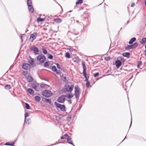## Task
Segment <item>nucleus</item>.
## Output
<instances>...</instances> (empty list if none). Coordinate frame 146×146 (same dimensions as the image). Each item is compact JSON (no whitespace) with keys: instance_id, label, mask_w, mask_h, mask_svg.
<instances>
[{"instance_id":"obj_1","label":"nucleus","mask_w":146,"mask_h":146,"mask_svg":"<svg viewBox=\"0 0 146 146\" xmlns=\"http://www.w3.org/2000/svg\"><path fill=\"white\" fill-rule=\"evenodd\" d=\"M42 94L45 97L49 98L52 96L53 94L48 90H45L42 91Z\"/></svg>"},{"instance_id":"obj_2","label":"nucleus","mask_w":146,"mask_h":146,"mask_svg":"<svg viewBox=\"0 0 146 146\" xmlns=\"http://www.w3.org/2000/svg\"><path fill=\"white\" fill-rule=\"evenodd\" d=\"M74 96L76 98L78 99L79 98V95L80 92V90L78 85H76L74 87Z\"/></svg>"},{"instance_id":"obj_3","label":"nucleus","mask_w":146,"mask_h":146,"mask_svg":"<svg viewBox=\"0 0 146 146\" xmlns=\"http://www.w3.org/2000/svg\"><path fill=\"white\" fill-rule=\"evenodd\" d=\"M36 59L40 63H42L45 61L46 58L44 55L40 54L37 56Z\"/></svg>"},{"instance_id":"obj_4","label":"nucleus","mask_w":146,"mask_h":146,"mask_svg":"<svg viewBox=\"0 0 146 146\" xmlns=\"http://www.w3.org/2000/svg\"><path fill=\"white\" fill-rule=\"evenodd\" d=\"M54 104L56 106L57 108H59L61 111H65V108L64 105H61L56 102H55Z\"/></svg>"},{"instance_id":"obj_5","label":"nucleus","mask_w":146,"mask_h":146,"mask_svg":"<svg viewBox=\"0 0 146 146\" xmlns=\"http://www.w3.org/2000/svg\"><path fill=\"white\" fill-rule=\"evenodd\" d=\"M74 85H66L65 86V89L68 92H71L73 88Z\"/></svg>"},{"instance_id":"obj_6","label":"nucleus","mask_w":146,"mask_h":146,"mask_svg":"<svg viewBox=\"0 0 146 146\" xmlns=\"http://www.w3.org/2000/svg\"><path fill=\"white\" fill-rule=\"evenodd\" d=\"M138 46V43L137 42H135L133 44L131 45H128L125 47L126 50H129L133 48L136 47Z\"/></svg>"},{"instance_id":"obj_7","label":"nucleus","mask_w":146,"mask_h":146,"mask_svg":"<svg viewBox=\"0 0 146 146\" xmlns=\"http://www.w3.org/2000/svg\"><path fill=\"white\" fill-rule=\"evenodd\" d=\"M66 97V95H62L58 97L57 99V101L60 103H63L65 100V97Z\"/></svg>"},{"instance_id":"obj_8","label":"nucleus","mask_w":146,"mask_h":146,"mask_svg":"<svg viewBox=\"0 0 146 146\" xmlns=\"http://www.w3.org/2000/svg\"><path fill=\"white\" fill-rule=\"evenodd\" d=\"M82 64L83 66V76L85 78L88 76V75L86 74V66L85 65L84 63L82 62Z\"/></svg>"},{"instance_id":"obj_9","label":"nucleus","mask_w":146,"mask_h":146,"mask_svg":"<svg viewBox=\"0 0 146 146\" xmlns=\"http://www.w3.org/2000/svg\"><path fill=\"white\" fill-rule=\"evenodd\" d=\"M31 50L33 51L35 54H39V50L35 46H32L30 48Z\"/></svg>"},{"instance_id":"obj_10","label":"nucleus","mask_w":146,"mask_h":146,"mask_svg":"<svg viewBox=\"0 0 146 146\" xmlns=\"http://www.w3.org/2000/svg\"><path fill=\"white\" fill-rule=\"evenodd\" d=\"M37 35V33H36L31 34L30 37V41L31 42H33V40L36 38Z\"/></svg>"},{"instance_id":"obj_11","label":"nucleus","mask_w":146,"mask_h":146,"mask_svg":"<svg viewBox=\"0 0 146 146\" xmlns=\"http://www.w3.org/2000/svg\"><path fill=\"white\" fill-rule=\"evenodd\" d=\"M29 64L28 63H25L22 66V68L25 70H28L29 68Z\"/></svg>"},{"instance_id":"obj_12","label":"nucleus","mask_w":146,"mask_h":146,"mask_svg":"<svg viewBox=\"0 0 146 146\" xmlns=\"http://www.w3.org/2000/svg\"><path fill=\"white\" fill-rule=\"evenodd\" d=\"M115 64L116 67L117 68H119L121 66V62L120 60H117L115 61Z\"/></svg>"},{"instance_id":"obj_13","label":"nucleus","mask_w":146,"mask_h":146,"mask_svg":"<svg viewBox=\"0 0 146 146\" xmlns=\"http://www.w3.org/2000/svg\"><path fill=\"white\" fill-rule=\"evenodd\" d=\"M29 116V114L28 113H26L25 114V123H26L27 124H29V121L28 120L26 119V118Z\"/></svg>"},{"instance_id":"obj_14","label":"nucleus","mask_w":146,"mask_h":146,"mask_svg":"<svg viewBox=\"0 0 146 146\" xmlns=\"http://www.w3.org/2000/svg\"><path fill=\"white\" fill-rule=\"evenodd\" d=\"M30 57L31 58L29 60L28 62L30 64L33 66L35 62L33 58H31V57Z\"/></svg>"},{"instance_id":"obj_15","label":"nucleus","mask_w":146,"mask_h":146,"mask_svg":"<svg viewBox=\"0 0 146 146\" xmlns=\"http://www.w3.org/2000/svg\"><path fill=\"white\" fill-rule=\"evenodd\" d=\"M51 69L53 71L55 72L56 73V74H59V72L57 71V70L55 66H52V67Z\"/></svg>"},{"instance_id":"obj_16","label":"nucleus","mask_w":146,"mask_h":146,"mask_svg":"<svg viewBox=\"0 0 146 146\" xmlns=\"http://www.w3.org/2000/svg\"><path fill=\"white\" fill-rule=\"evenodd\" d=\"M67 142L71 145H72L73 146H75L72 142V141L71 140L70 137L68 138L67 139Z\"/></svg>"},{"instance_id":"obj_17","label":"nucleus","mask_w":146,"mask_h":146,"mask_svg":"<svg viewBox=\"0 0 146 146\" xmlns=\"http://www.w3.org/2000/svg\"><path fill=\"white\" fill-rule=\"evenodd\" d=\"M27 81L29 82H32L33 80L32 77L30 76H29L27 78Z\"/></svg>"},{"instance_id":"obj_18","label":"nucleus","mask_w":146,"mask_h":146,"mask_svg":"<svg viewBox=\"0 0 146 146\" xmlns=\"http://www.w3.org/2000/svg\"><path fill=\"white\" fill-rule=\"evenodd\" d=\"M136 40V38L135 37H133L130 39L129 42V44H132L133 42H135Z\"/></svg>"},{"instance_id":"obj_19","label":"nucleus","mask_w":146,"mask_h":146,"mask_svg":"<svg viewBox=\"0 0 146 146\" xmlns=\"http://www.w3.org/2000/svg\"><path fill=\"white\" fill-rule=\"evenodd\" d=\"M61 77L63 81L65 82H66L68 81V80L67 79V78L66 77L65 75L62 74V76H61Z\"/></svg>"},{"instance_id":"obj_20","label":"nucleus","mask_w":146,"mask_h":146,"mask_svg":"<svg viewBox=\"0 0 146 146\" xmlns=\"http://www.w3.org/2000/svg\"><path fill=\"white\" fill-rule=\"evenodd\" d=\"M140 43L143 45H145L146 43V38H143Z\"/></svg>"},{"instance_id":"obj_21","label":"nucleus","mask_w":146,"mask_h":146,"mask_svg":"<svg viewBox=\"0 0 146 146\" xmlns=\"http://www.w3.org/2000/svg\"><path fill=\"white\" fill-rule=\"evenodd\" d=\"M28 92L31 95H33L34 94L33 90L31 88H28Z\"/></svg>"},{"instance_id":"obj_22","label":"nucleus","mask_w":146,"mask_h":146,"mask_svg":"<svg viewBox=\"0 0 146 146\" xmlns=\"http://www.w3.org/2000/svg\"><path fill=\"white\" fill-rule=\"evenodd\" d=\"M130 53L129 52H125L122 54L123 56L125 57H127L128 58L129 57Z\"/></svg>"},{"instance_id":"obj_23","label":"nucleus","mask_w":146,"mask_h":146,"mask_svg":"<svg viewBox=\"0 0 146 146\" xmlns=\"http://www.w3.org/2000/svg\"><path fill=\"white\" fill-rule=\"evenodd\" d=\"M54 21L57 23H61L62 20L60 19H54Z\"/></svg>"},{"instance_id":"obj_24","label":"nucleus","mask_w":146,"mask_h":146,"mask_svg":"<svg viewBox=\"0 0 146 146\" xmlns=\"http://www.w3.org/2000/svg\"><path fill=\"white\" fill-rule=\"evenodd\" d=\"M44 100L47 103H48L50 105H51V102L50 99L45 98Z\"/></svg>"},{"instance_id":"obj_25","label":"nucleus","mask_w":146,"mask_h":146,"mask_svg":"<svg viewBox=\"0 0 146 146\" xmlns=\"http://www.w3.org/2000/svg\"><path fill=\"white\" fill-rule=\"evenodd\" d=\"M27 4L28 7H30V6H32V0H27Z\"/></svg>"},{"instance_id":"obj_26","label":"nucleus","mask_w":146,"mask_h":146,"mask_svg":"<svg viewBox=\"0 0 146 146\" xmlns=\"http://www.w3.org/2000/svg\"><path fill=\"white\" fill-rule=\"evenodd\" d=\"M30 7H28L29 11L31 12H33L34 11V8L32 6H30Z\"/></svg>"},{"instance_id":"obj_27","label":"nucleus","mask_w":146,"mask_h":146,"mask_svg":"<svg viewBox=\"0 0 146 146\" xmlns=\"http://www.w3.org/2000/svg\"><path fill=\"white\" fill-rule=\"evenodd\" d=\"M5 145H10L13 146L14 145V143L13 142H12L11 143L7 142L5 144Z\"/></svg>"},{"instance_id":"obj_28","label":"nucleus","mask_w":146,"mask_h":146,"mask_svg":"<svg viewBox=\"0 0 146 146\" xmlns=\"http://www.w3.org/2000/svg\"><path fill=\"white\" fill-rule=\"evenodd\" d=\"M35 100L37 102H39L40 100V98L38 96H35Z\"/></svg>"},{"instance_id":"obj_29","label":"nucleus","mask_w":146,"mask_h":146,"mask_svg":"<svg viewBox=\"0 0 146 146\" xmlns=\"http://www.w3.org/2000/svg\"><path fill=\"white\" fill-rule=\"evenodd\" d=\"M25 108L27 109H30V106L29 105L28 103H25Z\"/></svg>"},{"instance_id":"obj_30","label":"nucleus","mask_w":146,"mask_h":146,"mask_svg":"<svg viewBox=\"0 0 146 146\" xmlns=\"http://www.w3.org/2000/svg\"><path fill=\"white\" fill-rule=\"evenodd\" d=\"M40 86L42 88H43L44 87H45L46 86H48L49 87V86L48 85L45 84H41L40 85Z\"/></svg>"},{"instance_id":"obj_31","label":"nucleus","mask_w":146,"mask_h":146,"mask_svg":"<svg viewBox=\"0 0 146 146\" xmlns=\"http://www.w3.org/2000/svg\"><path fill=\"white\" fill-rule=\"evenodd\" d=\"M42 50V52L44 54H46L47 53V51L45 48H43Z\"/></svg>"},{"instance_id":"obj_32","label":"nucleus","mask_w":146,"mask_h":146,"mask_svg":"<svg viewBox=\"0 0 146 146\" xmlns=\"http://www.w3.org/2000/svg\"><path fill=\"white\" fill-rule=\"evenodd\" d=\"M49 66V63L48 62H45L44 64V66L45 67H48Z\"/></svg>"},{"instance_id":"obj_33","label":"nucleus","mask_w":146,"mask_h":146,"mask_svg":"<svg viewBox=\"0 0 146 146\" xmlns=\"http://www.w3.org/2000/svg\"><path fill=\"white\" fill-rule=\"evenodd\" d=\"M44 18H41L40 17H38L37 19V21L38 22H42L44 21Z\"/></svg>"},{"instance_id":"obj_34","label":"nucleus","mask_w":146,"mask_h":146,"mask_svg":"<svg viewBox=\"0 0 146 146\" xmlns=\"http://www.w3.org/2000/svg\"><path fill=\"white\" fill-rule=\"evenodd\" d=\"M83 2L82 0H78L76 3V5L82 3Z\"/></svg>"},{"instance_id":"obj_35","label":"nucleus","mask_w":146,"mask_h":146,"mask_svg":"<svg viewBox=\"0 0 146 146\" xmlns=\"http://www.w3.org/2000/svg\"><path fill=\"white\" fill-rule=\"evenodd\" d=\"M10 85H7L5 86V88L7 90H9L10 88Z\"/></svg>"},{"instance_id":"obj_36","label":"nucleus","mask_w":146,"mask_h":146,"mask_svg":"<svg viewBox=\"0 0 146 146\" xmlns=\"http://www.w3.org/2000/svg\"><path fill=\"white\" fill-rule=\"evenodd\" d=\"M65 57L68 58H70V55L68 52H66L65 53Z\"/></svg>"},{"instance_id":"obj_37","label":"nucleus","mask_w":146,"mask_h":146,"mask_svg":"<svg viewBox=\"0 0 146 146\" xmlns=\"http://www.w3.org/2000/svg\"><path fill=\"white\" fill-rule=\"evenodd\" d=\"M48 58L49 59H52L53 58V56L51 54H48Z\"/></svg>"},{"instance_id":"obj_38","label":"nucleus","mask_w":146,"mask_h":146,"mask_svg":"<svg viewBox=\"0 0 146 146\" xmlns=\"http://www.w3.org/2000/svg\"><path fill=\"white\" fill-rule=\"evenodd\" d=\"M118 58L121 61L124 62L125 60L124 59V58L121 56L118 57Z\"/></svg>"},{"instance_id":"obj_39","label":"nucleus","mask_w":146,"mask_h":146,"mask_svg":"<svg viewBox=\"0 0 146 146\" xmlns=\"http://www.w3.org/2000/svg\"><path fill=\"white\" fill-rule=\"evenodd\" d=\"M74 95L73 94H70L67 95V98H72L73 96Z\"/></svg>"},{"instance_id":"obj_40","label":"nucleus","mask_w":146,"mask_h":146,"mask_svg":"<svg viewBox=\"0 0 146 146\" xmlns=\"http://www.w3.org/2000/svg\"><path fill=\"white\" fill-rule=\"evenodd\" d=\"M56 120L58 121H59L61 119L60 116H56Z\"/></svg>"},{"instance_id":"obj_41","label":"nucleus","mask_w":146,"mask_h":146,"mask_svg":"<svg viewBox=\"0 0 146 146\" xmlns=\"http://www.w3.org/2000/svg\"><path fill=\"white\" fill-rule=\"evenodd\" d=\"M90 82L89 81H86V86L87 88H88L90 86Z\"/></svg>"},{"instance_id":"obj_42","label":"nucleus","mask_w":146,"mask_h":146,"mask_svg":"<svg viewBox=\"0 0 146 146\" xmlns=\"http://www.w3.org/2000/svg\"><path fill=\"white\" fill-rule=\"evenodd\" d=\"M69 50L71 52H73L74 51H75V50L73 48H70L69 49Z\"/></svg>"},{"instance_id":"obj_43","label":"nucleus","mask_w":146,"mask_h":146,"mask_svg":"<svg viewBox=\"0 0 146 146\" xmlns=\"http://www.w3.org/2000/svg\"><path fill=\"white\" fill-rule=\"evenodd\" d=\"M99 75V73L98 72H97L94 75V77H96L98 76Z\"/></svg>"},{"instance_id":"obj_44","label":"nucleus","mask_w":146,"mask_h":146,"mask_svg":"<svg viewBox=\"0 0 146 146\" xmlns=\"http://www.w3.org/2000/svg\"><path fill=\"white\" fill-rule=\"evenodd\" d=\"M56 64L57 66V68L59 69H60V66L59 65V64L58 63H56Z\"/></svg>"},{"instance_id":"obj_45","label":"nucleus","mask_w":146,"mask_h":146,"mask_svg":"<svg viewBox=\"0 0 146 146\" xmlns=\"http://www.w3.org/2000/svg\"><path fill=\"white\" fill-rule=\"evenodd\" d=\"M74 62L78 63L80 62V59H76L74 60Z\"/></svg>"},{"instance_id":"obj_46","label":"nucleus","mask_w":146,"mask_h":146,"mask_svg":"<svg viewBox=\"0 0 146 146\" xmlns=\"http://www.w3.org/2000/svg\"><path fill=\"white\" fill-rule=\"evenodd\" d=\"M142 62L141 61H140L139 63L137 65L138 68L139 67V66H141L142 65Z\"/></svg>"},{"instance_id":"obj_47","label":"nucleus","mask_w":146,"mask_h":146,"mask_svg":"<svg viewBox=\"0 0 146 146\" xmlns=\"http://www.w3.org/2000/svg\"><path fill=\"white\" fill-rule=\"evenodd\" d=\"M33 88L36 91H38V90L37 89V87L36 86H34L33 87Z\"/></svg>"},{"instance_id":"obj_48","label":"nucleus","mask_w":146,"mask_h":146,"mask_svg":"<svg viewBox=\"0 0 146 146\" xmlns=\"http://www.w3.org/2000/svg\"><path fill=\"white\" fill-rule=\"evenodd\" d=\"M60 139H66L65 136L64 135L61 137Z\"/></svg>"},{"instance_id":"obj_49","label":"nucleus","mask_w":146,"mask_h":146,"mask_svg":"<svg viewBox=\"0 0 146 146\" xmlns=\"http://www.w3.org/2000/svg\"><path fill=\"white\" fill-rule=\"evenodd\" d=\"M89 76H88L86 78H85V81H88V80L89 79Z\"/></svg>"},{"instance_id":"obj_50","label":"nucleus","mask_w":146,"mask_h":146,"mask_svg":"<svg viewBox=\"0 0 146 146\" xmlns=\"http://www.w3.org/2000/svg\"><path fill=\"white\" fill-rule=\"evenodd\" d=\"M24 36V35L23 34L20 36V38L22 40V41H23V37Z\"/></svg>"},{"instance_id":"obj_51","label":"nucleus","mask_w":146,"mask_h":146,"mask_svg":"<svg viewBox=\"0 0 146 146\" xmlns=\"http://www.w3.org/2000/svg\"><path fill=\"white\" fill-rule=\"evenodd\" d=\"M134 5H135V3H132V4H131V7H134Z\"/></svg>"},{"instance_id":"obj_52","label":"nucleus","mask_w":146,"mask_h":146,"mask_svg":"<svg viewBox=\"0 0 146 146\" xmlns=\"http://www.w3.org/2000/svg\"><path fill=\"white\" fill-rule=\"evenodd\" d=\"M143 54L146 56V50H145L143 53Z\"/></svg>"},{"instance_id":"obj_53","label":"nucleus","mask_w":146,"mask_h":146,"mask_svg":"<svg viewBox=\"0 0 146 146\" xmlns=\"http://www.w3.org/2000/svg\"><path fill=\"white\" fill-rule=\"evenodd\" d=\"M64 135L65 136V137H67L68 138H69L70 137L68 135V134H65Z\"/></svg>"},{"instance_id":"obj_54","label":"nucleus","mask_w":146,"mask_h":146,"mask_svg":"<svg viewBox=\"0 0 146 146\" xmlns=\"http://www.w3.org/2000/svg\"><path fill=\"white\" fill-rule=\"evenodd\" d=\"M68 102L69 104H71L72 103V101L70 99L69 100H68Z\"/></svg>"},{"instance_id":"obj_55","label":"nucleus","mask_w":146,"mask_h":146,"mask_svg":"<svg viewBox=\"0 0 146 146\" xmlns=\"http://www.w3.org/2000/svg\"><path fill=\"white\" fill-rule=\"evenodd\" d=\"M71 119V117H68L67 118V119H68V120H70Z\"/></svg>"},{"instance_id":"obj_56","label":"nucleus","mask_w":146,"mask_h":146,"mask_svg":"<svg viewBox=\"0 0 146 146\" xmlns=\"http://www.w3.org/2000/svg\"><path fill=\"white\" fill-rule=\"evenodd\" d=\"M132 117H131V123H130V125L129 128L131 126V124H132Z\"/></svg>"},{"instance_id":"obj_57","label":"nucleus","mask_w":146,"mask_h":146,"mask_svg":"<svg viewBox=\"0 0 146 146\" xmlns=\"http://www.w3.org/2000/svg\"><path fill=\"white\" fill-rule=\"evenodd\" d=\"M58 143V142H56V143H55V144H53V145H55L56 144H58V143Z\"/></svg>"},{"instance_id":"obj_58","label":"nucleus","mask_w":146,"mask_h":146,"mask_svg":"<svg viewBox=\"0 0 146 146\" xmlns=\"http://www.w3.org/2000/svg\"><path fill=\"white\" fill-rule=\"evenodd\" d=\"M78 34H79L78 33H74V35H78Z\"/></svg>"},{"instance_id":"obj_59","label":"nucleus","mask_w":146,"mask_h":146,"mask_svg":"<svg viewBox=\"0 0 146 146\" xmlns=\"http://www.w3.org/2000/svg\"><path fill=\"white\" fill-rule=\"evenodd\" d=\"M107 59H106V60H109V58H107Z\"/></svg>"},{"instance_id":"obj_60","label":"nucleus","mask_w":146,"mask_h":146,"mask_svg":"<svg viewBox=\"0 0 146 146\" xmlns=\"http://www.w3.org/2000/svg\"><path fill=\"white\" fill-rule=\"evenodd\" d=\"M145 4L146 5V0H145Z\"/></svg>"},{"instance_id":"obj_61","label":"nucleus","mask_w":146,"mask_h":146,"mask_svg":"<svg viewBox=\"0 0 146 146\" xmlns=\"http://www.w3.org/2000/svg\"><path fill=\"white\" fill-rule=\"evenodd\" d=\"M72 11H69L68 12V13L71 12Z\"/></svg>"},{"instance_id":"obj_62","label":"nucleus","mask_w":146,"mask_h":146,"mask_svg":"<svg viewBox=\"0 0 146 146\" xmlns=\"http://www.w3.org/2000/svg\"><path fill=\"white\" fill-rule=\"evenodd\" d=\"M126 138V136L125 137V138H124V139L122 141H123L125 138Z\"/></svg>"},{"instance_id":"obj_63","label":"nucleus","mask_w":146,"mask_h":146,"mask_svg":"<svg viewBox=\"0 0 146 146\" xmlns=\"http://www.w3.org/2000/svg\"><path fill=\"white\" fill-rule=\"evenodd\" d=\"M79 22L78 21H76V22L77 23H78Z\"/></svg>"},{"instance_id":"obj_64","label":"nucleus","mask_w":146,"mask_h":146,"mask_svg":"<svg viewBox=\"0 0 146 146\" xmlns=\"http://www.w3.org/2000/svg\"><path fill=\"white\" fill-rule=\"evenodd\" d=\"M145 48L146 49V45H145Z\"/></svg>"}]
</instances>
